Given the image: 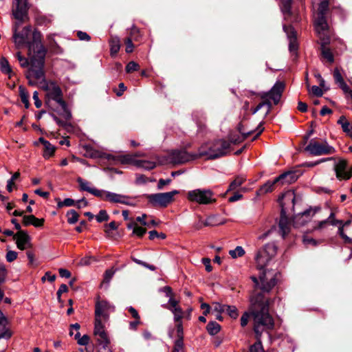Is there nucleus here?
<instances>
[{
	"label": "nucleus",
	"instance_id": "nucleus-6",
	"mask_svg": "<svg viewBox=\"0 0 352 352\" xmlns=\"http://www.w3.org/2000/svg\"><path fill=\"white\" fill-rule=\"evenodd\" d=\"M278 201L281 207L280 218L278 226L280 233L283 238H285L290 231V223L286 217V213L289 206H291L292 208H294V192L291 190L287 191L278 199Z\"/></svg>",
	"mask_w": 352,
	"mask_h": 352
},
{
	"label": "nucleus",
	"instance_id": "nucleus-14",
	"mask_svg": "<svg viewBox=\"0 0 352 352\" xmlns=\"http://www.w3.org/2000/svg\"><path fill=\"white\" fill-rule=\"evenodd\" d=\"M29 8L28 0H13L12 1V15L19 21H23L27 16Z\"/></svg>",
	"mask_w": 352,
	"mask_h": 352
},
{
	"label": "nucleus",
	"instance_id": "nucleus-16",
	"mask_svg": "<svg viewBox=\"0 0 352 352\" xmlns=\"http://www.w3.org/2000/svg\"><path fill=\"white\" fill-rule=\"evenodd\" d=\"M101 196L98 197L111 203H118L126 205H132L130 197L124 195L101 190Z\"/></svg>",
	"mask_w": 352,
	"mask_h": 352
},
{
	"label": "nucleus",
	"instance_id": "nucleus-24",
	"mask_svg": "<svg viewBox=\"0 0 352 352\" xmlns=\"http://www.w3.org/2000/svg\"><path fill=\"white\" fill-rule=\"evenodd\" d=\"M296 180V174L292 171L284 173L275 178V182L280 184H291Z\"/></svg>",
	"mask_w": 352,
	"mask_h": 352
},
{
	"label": "nucleus",
	"instance_id": "nucleus-17",
	"mask_svg": "<svg viewBox=\"0 0 352 352\" xmlns=\"http://www.w3.org/2000/svg\"><path fill=\"white\" fill-rule=\"evenodd\" d=\"M334 170L336 172V177L340 180H347L352 176V167L348 170L346 161L344 160H340L335 165Z\"/></svg>",
	"mask_w": 352,
	"mask_h": 352
},
{
	"label": "nucleus",
	"instance_id": "nucleus-49",
	"mask_svg": "<svg viewBox=\"0 0 352 352\" xmlns=\"http://www.w3.org/2000/svg\"><path fill=\"white\" fill-rule=\"evenodd\" d=\"M96 219L98 222H102L109 219V215L106 210H101L99 213L96 215Z\"/></svg>",
	"mask_w": 352,
	"mask_h": 352
},
{
	"label": "nucleus",
	"instance_id": "nucleus-12",
	"mask_svg": "<svg viewBox=\"0 0 352 352\" xmlns=\"http://www.w3.org/2000/svg\"><path fill=\"white\" fill-rule=\"evenodd\" d=\"M114 311V307L106 300H98L95 305L94 322L105 323L108 321L109 314Z\"/></svg>",
	"mask_w": 352,
	"mask_h": 352
},
{
	"label": "nucleus",
	"instance_id": "nucleus-18",
	"mask_svg": "<svg viewBox=\"0 0 352 352\" xmlns=\"http://www.w3.org/2000/svg\"><path fill=\"white\" fill-rule=\"evenodd\" d=\"M197 153L190 155L185 151H175L171 154V160L174 164H183L190 160L196 159L195 157Z\"/></svg>",
	"mask_w": 352,
	"mask_h": 352
},
{
	"label": "nucleus",
	"instance_id": "nucleus-5",
	"mask_svg": "<svg viewBox=\"0 0 352 352\" xmlns=\"http://www.w3.org/2000/svg\"><path fill=\"white\" fill-rule=\"evenodd\" d=\"M31 31V26H25L22 29L21 32H17L16 29L15 28L13 34V40L17 49H19L23 45H27L28 47V56L30 60H31V57L34 56V55L36 56L38 54V48L36 46L34 47L33 50L30 51V46L32 44L38 42L44 47L41 41V34L39 32L34 31L32 33V41L30 42L28 41Z\"/></svg>",
	"mask_w": 352,
	"mask_h": 352
},
{
	"label": "nucleus",
	"instance_id": "nucleus-63",
	"mask_svg": "<svg viewBox=\"0 0 352 352\" xmlns=\"http://www.w3.org/2000/svg\"><path fill=\"white\" fill-rule=\"evenodd\" d=\"M339 87L343 91V92L344 94H350L351 99H352V91L351 90V89L346 85V83L345 82L344 83H342L340 85H339Z\"/></svg>",
	"mask_w": 352,
	"mask_h": 352
},
{
	"label": "nucleus",
	"instance_id": "nucleus-23",
	"mask_svg": "<svg viewBox=\"0 0 352 352\" xmlns=\"http://www.w3.org/2000/svg\"><path fill=\"white\" fill-rule=\"evenodd\" d=\"M109 160H113L117 161L122 164H134L136 166L137 160L135 159V156L131 154H126L119 156L109 155Z\"/></svg>",
	"mask_w": 352,
	"mask_h": 352
},
{
	"label": "nucleus",
	"instance_id": "nucleus-34",
	"mask_svg": "<svg viewBox=\"0 0 352 352\" xmlns=\"http://www.w3.org/2000/svg\"><path fill=\"white\" fill-rule=\"evenodd\" d=\"M136 166L143 168L146 170H151L156 166V163L150 160H138L136 162Z\"/></svg>",
	"mask_w": 352,
	"mask_h": 352
},
{
	"label": "nucleus",
	"instance_id": "nucleus-43",
	"mask_svg": "<svg viewBox=\"0 0 352 352\" xmlns=\"http://www.w3.org/2000/svg\"><path fill=\"white\" fill-rule=\"evenodd\" d=\"M283 6L282 11L285 15V17L287 18L290 15V4L291 0H281Z\"/></svg>",
	"mask_w": 352,
	"mask_h": 352
},
{
	"label": "nucleus",
	"instance_id": "nucleus-60",
	"mask_svg": "<svg viewBox=\"0 0 352 352\" xmlns=\"http://www.w3.org/2000/svg\"><path fill=\"white\" fill-rule=\"evenodd\" d=\"M170 182H171L170 179H159L158 184H157V189L162 190L165 185H168L169 184H170Z\"/></svg>",
	"mask_w": 352,
	"mask_h": 352
},
{
	"label": "nucleus",
	"instance_id": "nucleus-10",
	"mask_svg": "<svg viewBox=\"0 0 352 352\" xmlns=\"http://www.w3.org/2000/svg\"><path fill=\"white\" fill-rule=\"evenodd\" d=\"M305 150L314 156L330 155L336 152L334 147L330 146L327 141L318 142L311 140Z\"/></svg>",
	"mask_w": 352,
	"mask_h": 352
},
{
	"label": "nucleus",
	"instance_id": "nucleus-45",
	"mask_svg": "<svg viewBox=\"0 0 352 352\" xmlns=\"http://www.w3.org/2000/svg\"><path fill=\"white\" fill-rule=\"evenodd\" d=\"M133 40H138V38H131L128 37L125 39V44H126V53H131L133 50L134 45L133 44Z\"/></svg>",
	"mask_w": 352,
	"mask_h": 352
},
{
	"label": "nucleus",
	"instance_id": "nucleus-35",
	"mask_svg": "<svg viewBox=\"0 0 352 352\" xmlns=\"http://www.w3.org/2000/svg\"><path fill=\"white\" fill-rule=\"evenodd\" d=\"M0 67L3 73L8 74L10 76H11V74L12 73L11 67L8 60L4 57H2L0 59Z\"/></svg>",
	"mask_w": 352,
	"mask_h": 352
},
{
	"label": "nucleus",
	"instance_id": "nucleus-26",
	"mask_svg": "<svg viewBox=\"0 0 352 352\" xmlns=\"http://www.w3.org/2000/svg\"><path fill=\"white\" fill-rule=\"evenodd\" d=\"M238 129H239V131L241 133V136L238 135H231L230 137V142L233 144H238V143L242 142L244 139L247 138L250 135H252L254 133V131H249L248 132H245L241 125L239 126Z\"/></svg>",
	"mask_w": 352,
	"mask_h": 352
},
{
	"label": "nucleus",
	"instance_id": "nucleus-1",
	"mask_svg": "<svg viewBox=\"0 0 352 352\" xmlns=\"http://www.w3.org/2000/svg\"><path fill=\"white\" fill-rule=\"evenodd\" d=\"M38 48L37 54L31 57V67L25 73V76L30 85H40L46 91V104L50 107L52 102L58 104L62 110V116L69 120L72 114L67 109V104L63 99V94L60 87L53 81H46L44 72L46 50L39 43H34L30 46V51L34 47Z\"/></svg>",
	"mask_w": 352,
	"mask_h": 352
},
{
	"label": "nucleus",
	"instance_id": "nucleus-44",
	"mask_svg": "<svg viewBox=\"0 0 352 352\" xmlns=\"http://www.w3.org/2000/svg\"><path fill=\"white\" fill-rule=\"evenodd\" d=\"M230 255L235 258L239 256H242L245 254L243 248L241 246H237L234 250H230Z\"/></svg>",
	"mask_w": 352,
	"mask_h": 352
},
{
	"label": "nucleus",
	"instance_id": "nucleus-2",
	"mask_svg": "<svg viewBox=\"0 0 352 352\" xmlns=\"http://www.w3.org/2000/svg\"><path fill=\"white\" fill-rule=\"evenodd\" d=\"M269 305L270 298L264 294H252L250 298V311L256 338L261 337L263 332L272 330L274 327V320L269 312Z\"/></svg>",
	"mask_w": 352,
	"mask_h": 352
},
{
	"label": "nucleus",
	"instance_id": "nucleus-53",
	"mask_svg": "<svg viewBox=\"0 0 352 352\" xmlns=\"http://www.w3.org/2000/svg\"><path fill=\"white\" fill-rule=\"evenodd\" d=\"M267 105L268 110L271 109L272 104L270 101H267L265 100V101L259 103L252 111V113L255 114L257 111H258L263 106Z\"/></svg>",
	"mask_w": 352,
	"mask_h": 352
},
{
	"label": "nucleus",
	"instance_id": "nucleus-9",
	"mask_svg": "<svg viewBox=\"0 0 352 352\" xmlns=\"http://www.w3.org/2000/svg\"><path fill=\"white\" fill-rule=\"evenodd\" d=\"M277 252L276 245L273 243H267L259 250L256 255L255 260L257 267L259 270L264 269Z\"/></svg>",
	"mask_w": 352,
	"mask_h": 352
},
{
	"label": "nucleus",
	"instance_id": "nucleus-4",
	"mask_svg": "<svg viewBox=\"0 0 352 352\" xmlns=\"http://www.w3.org/2000/svg\"><path fill=\"white\" fill-rule=\"evenodd\" d=\"M258 278L252 276L251 279L255 284V289L252 294H262L266 296L277 283L278 272L272 269H263Z\"/></svg>",
	"mask_w": 352,
	"mask_h": 352
},
{
	"label": "nucleus",
	"instance_id": "nucleus-27",
	"mask_svg": "<svg viewBox=\"0 0 352 352\" xmlns=\"http://www.w3.org/2000/svg\"><path fill=\"white\" fill-rule=\"evenodd\" d=\"M177 340L175 341L174 348L172 352H184V329L181 325L178 327V334H176Z\"/></svg>",
	"mask_w": 352,
	"mask_h": 352
},
{
	"label": "nucleus",
	"instance_id": "nucleus-39",
	"mask_svg": "<svg viewBox=\"0 0 352 352\" xmlns=\"http://www.w3.org/2000/svg\"><path fill=\"white\" fill-rule=\"evenodd\" d=\"M67 222L70 224L76 223L78 220V214L74 210H70L67 212Z\"/></svg>",
	"mask_w": 352,
	"mask_h": 352
},
{
	"label": "nucleus",
	"instance_id": "nucleus-32",
	"mask_svg": "<svg viewBox=\"0 0 352 352\" xmlns=\"http://www.w3.org/2000/svg\"><path fill=\"white\" fill-rule=\"evenodd\" d=\"M109 45L111 54H116L120 48V38L118 36H112L109 41Z\"/></svg>",
	"mask_w": 352,
	"mask_h": 352
},
{
	"label": "nucleus",
	"instance_id": "nucleus-55",
	"mask_svg": "<svg viewBox=\"0 0 352 352\" xmlns=\"http://www.w3.org/2000/svg\"><path fill=\"white\" fill-rule=\"evenodd\" d=\"M146 230L142 227H140L138 225L134 227L133 230V234L137 235L138 236H142L146 233Z\"/></svg>",
	"mask_w": 352,
	"mask_h": 352
},
{
	"label": "nucleus",
	"instance_id": "nucleus-21",
	"mask_svg": "<svg viewBox=\"0 0 352 352\" xmlns=\"http://www.w3.org/2000/svg\"><path fill=\"white\" fill-rule=\"evenodd\" d=\"M16 239V246L19 249L23 250L27 248V243L30 241V236L28 233L23 230H19L14 236Z\"/></svg>",
	"mask_w": 352,
	"mask_h": 352
},
{
	"label": "nucleus",
	"instance_id": "nucleus-56",
	"mask_svg": "<svg viewBox=\"0 0 352 352\" xmlns=\"http://www.w3.org/2000/svg\"><path fill=\"white\" fill-rule=\"evenodd\" d=\"M6 258L8 262H12L16 259L17 252L13 250H9L6 254Z\"/></svg>",
	"mask_w": 352,
	"mask_h": 352
},
{
	"label": "nucleus",
	"instance_id": "nucleus-3",
	"mask_svg": "<svg viewBox=\"0 0 352 352\" xmlns=\"http://www.w3.org/2000/svg\"><path fill=\"white\" fill-rule=\"evenodd\" d=\"M328 11V2L322 1L315 16L314 27L318 36L320 40L321 53L322 56L329 63L333 62V56L327 45L330 43L333 34L327 21L326 15Z\"/></svg>",
	"mask_w": 352,
	"mask_h": 352
},
{
	"label": "nucleus",
	"instance_id": "nucleus-42",
	"mask_svg": "<svg viewBox=\"0 0 352 352\" xmlns=\"http://www.w3.org/2000/svg\"><path fill=\"white\" fill-rule=\"evenodd\" d=\"M19 91H20V97L22 102L25 104L26 107H28L29 105V94L27 92V91L22 87H19Z\"/></svg>",
	"mask_w": 352,
	"mask_h": 352
},
{
	"label": "nucleus",
	"instance_id": "nucleus-59",
	"mask_svg": "<svg viewBox=\"0 0 352 352\" xmlns=\"http://www.w3.org/2000/svg\"><path fill=\"white\" fill-rule=\"evenodd\" d=\"M68 291V287L65 284L60 285L58 290L57 291V298L59 302H60V296L63 293H65Z\"/></svg>",
	"mask_w": 352,
	"mask_h": 352
},
{
	"label": "nucleus",
	"instance_id": "nucleus-20",
	"mask_svg": "<svg viewBox=\"0 0 352 352\" xmlns=\"http://www.w3.org/2000/svg\"><path fill=\"white\" fill-rule=\"evenodd\" d=\"M77 182L79 184L80 190L87 191L98 197L99 196H101V190H98L94 187H91L90 182L83 179L81 177L77 178Z\"/></svg>",
	"mask_w": 352,
	"mask_h": 352
},
{
	"label": "nucleus",
	"instance_id": "nucleus-61",
	"mask_svg": "<svg viewBox=\"0 0 352 352\" xmlns=\"http://www.w3.org/2000/svg\"><path fill=\"white\" fill-rule=\"evenodd\" d=\"M7 275V270L4 266L2 265L0 266V284L3 283Z\"/></svg>",
	"mask_w": 352,
	"mask_h": 352
},
{
	"label": "nucleus",
	"instance_id": "nucleus-54",
	"mask_svg": "<svg viewBox=\"0 0 352 352\" xmlns=\"http://www.w3.org/2000/svg\"><path fill=\"white\" fill-rule=\"evenodd\" d=\"M168 306L166 307L170 311L172 309H174L177 307H179V301L175 299L173 296L169 297L168 302Z\"/></svg>",
	"mask_w": 352,
	"mask_h": 352
},
{
	"label": "nucleus",
	"instance_id": "nucleus-40",
	"mask_svg": "<svg viewBox=\"0 0 352 352\" xmlns=\"http://www.w3.org/2000/svg\"><path fill=\"white\" fill-rule=\"evenodd\" d=\"M74 338L77 340L78 344L82 346L87 345L90 340L89 336L87 335H84L80 337V333L78 331L76 333Z\"/></svg>",
	"mask_w": 352,
	"mask_h": 352
},
{
	"label": "nucleus",
	"instance_id": "nucleus-7",
	"mask_svg": "<svg viewBox=\"0 0 352 352\" xmlns=\"http://www.w3.org/2000/svg\"><path fill=\"white\" fill-rule=\"evenodd\" d=\"M230 143L223 140H218L212 143L201 146L195 157L206 156L208 159H215L225 155L229 151Z\"/></svg>",
	"mask_w": 352,
	"mask_h": 352
},
{
	"label": "nucleus",
	"instance_id": "nucleus-58",
	"mask_svg": "<svg viewBox=\"0 0 352 352\" xmlns=\"http://www.w3.org/2000/svg\"><path fill=\"white\" fill-rule=\"evenodd\" d=\"M334 217H335L334 213L331 212L330 214L329 217H328V219H327V223L329 222L333 226L341 225L342 221H340V220H336L334 219Z\"/></svg>",
	"mask_w": 352,
	"mask_h": 352
},
{
	"label": "nucleus",
	"instance_id": "nucleus-47",
	"mask_svg": "<svg viewBox=\"0 0 352 352\" xmlns=\"http://www.w3.org/2000/svg\"><path fill=\"white\" fill-rule=\"evenodd\" d=\"M251 316V313L250 311V307L248 308V311H245L243 314L241 318V327H245L249 321V318Z\"/></svg>",
	"mask_w": 352,
	"mask_h": 352
},
{
	"label": "nucleus",
	"instance_id": "nucleus-33",
	"mask_svg": "<svg viewBox=\"0 0 352 352\" xmlns=\"http://www.w3.org/2000/svg\"><path fill=\"white\" fill-rule=\"evenodd\" d=\"M245 181V178L242 176L236 177L230 184L228 191H232L238 189Z\"/></svg>",
	"mask_w": 352,
	"mask_h": 352
},
{
	"label": "nucleus",
	"instance_id": "nucleus-25",
	"mask_svg": "<svg viewBox=\"0 0 352 352\" xmlns=\"http://www.w3.org/2000/svg\"><path fill=\"white\" fill-rule=\"evenodd\" d=\"M8 323L7 318L3 316L0 310V339L10 338L12 336L11 332L6 328Z\"/></svg>",
	"mask_w": 352,
	"mask_h": 352
},
{
	"label": "nucleus",
	"instance_id": "nucleus-29",
	"mask_svg": "<svg viewBox=\"0 0 352 352\" xmlns=\"http://www.w3.org/2000/svg\"><path fill=\"white\" fill-rule=\"evenodd\" d=\"M311 210H307L302 213L298 214L294 218V223L297 226H302L311 219Z\"/></svg>",
	"mask_w": 352,
	"mask_h": 352
},
{
	"label": "nucleus",
	"instance_id": "nucleus-64",
	"mask_svg": "<svg viewBox=\"0 0 352 352\" xmlns=\"http://www.w3.org/2000/svg\"><path fill=\"white\" fill-rule=\"evenodd\" d=\"M78 37L81 41H89L91 37L85 32L79 31L77 33Z\"/></svg>",
	"mask_w": 352,
	"mask_h": 352
},
{
	"label": "nucleus",
	"instance_id": "nucleus-52",
	"mask_svg": "<svg viewBox=\"0 0 352 352\" xmlns=\"http://www.w3.org/2000/svg\"><path fill=\"white\" fill-rule=\"evenodd\" d=\"M213 309L214 311L217 312L218 314H221L226 311V309L227 307V305H223L219 302H214L213 303Z\"/></svg>",
	"mask_w": 352,
	"mask_h": 352
},
{
	"label": "nucleus",
	"instance_id": "nucleus-37",
	"mask_svg": "<svg viewBox=\"0 0 352 352\" xmlns=\"http://www.w3.org/2000/svg\"><path fill=\"white\" fill-rule=\"evenodd\" d=\"M221 329V326L214 321L210 322L207 325V330L210 335L217 334Z\"/></svg>",
	"mask_w": 352,
	"mask_h": 352
},
{
	"label": "nucleus",
	"instance_id": "nucleus-31",
	"mask_svg": "<svg viewBox=\"0 0 352 352\" xmlns=\"http://www.w3.org/2000/svg\"><path fill=\"white\" fill-rule=\"evenodd\" d=\"M276 184L278 183L275 182V179L273 181H267L262 186L260 187L257 191V195L261 196L273 191L274 189V186Z\"/></svg>",
	"mask_w": 352,
	"mask_h": 352
},
{
	"label": "nucleus",
	"instance_id": "nucleus-51",
	"mask_svg": "<svg viewBox=\"0 0 352 352\" xmlns=\"http://www.w3.org/2000/svg\"><path fill=\"white\" fill-rule=\"evenodd\" d=\"M139 67L140 66L137 63L134 61H131L126 66V72L127 73H131L134 71H137L139 69Z\"/></svg>",
	"mask_w": 352,
	"mask_h": 352
},
{
	"label": "nucleus",
	"instance_id": "nucleus-36",
	"mask_svg": "<svg viewBox=\"0 0 352 352\" xmlns=\"http://www.w3.org/2000/svg\"><path fill=\"white\" fill-rule=\"evenodd\" d=\"M54 152L55 147L50 142H45L43 157L49 158L54 155Z\"/></svg>",
	"mask_w": 352,
	"mask_h": 352
},
{
	"label": "nucleus",
	"instance_id": "nucleus-50",
	"mask_svg": "<svg viewBox=\"0 0 352 352\" xmlns=\"http://www.w3.org/2000/svg\"><path fill=\"white\" fill-rule=\"evenodd\" d=\"M75 204V201L74 199L71 198H66L63 201H58L57 204V206L58 208H62L63 206H72Z\"/></svg>",
	"mask_w": 352,
	"mask_h": 352
},
{
	"label": "nucleus",
	"instance_id": "nucleus-46",
	"mask_svg": "<svg viewBox=\"0 0 352 352\" xmlns=\"http://www.w3.org/2000/svg\"><path fill=\"white\" fill-rule=\"evenodd\" d=\"M116 272V270L113 268H111L109 270H107L104 274V280L103 282L106 283H109L111 278H113L114 274Z\"/></svg>",
	"mask_w": 352,
	"mask_h": 352
},
{
	"label": "nucleus",
	"instance_id": "nucleus-22",
	"mask_svg": "<svg viewBox=\"0 0 352 352\" xmlns=\"http://www.w3.org/2000/svg\"><path fill=\"white\" fill-rule=\"evenodd\" d=\"M45 219L41 218H36L35 216L30 215H24L23 217V224L25 226H33L35 228H41L43 226Z\"/></svg>",
	"mask_w": 352,
	"mask_h": 352
},
{
	"label": "nucleus",
	"instance_id": "nucleus-19",
	"mask_svg": "<svg viewBox=\"0 0 352 352\" xmlns=\"http://www.w3.org/2000/svg\"><path fill=\"white\" fill-rule=\"evenodd\" d=\"M283 30L287 34L289 41V48L291 52L296 51L298 48V43L296 40V34L292 26H283Z\"/></svg>",
	"mask_w": 352,
	"mask_h": 352
},
{
	"label": "nucleus",
	"instance_id": "nucleus-57",
	"mask_svg": "<svg viewBox=\"0 0 352 352\" xmlns=\"http://www.w3.org/2000/svg\"><path fill=\"white\" fill-rule=\"evenodd\" d=\"M311 92L313 95L320 97L323 95V91L322 89L316 85H314L311 88Z\"/></svg>",
	"mask_w": 352,
	"mask_h": 352
},
{
	"label": "nucleus",
	"instance_id": "nucleus-48",
	"mask_svg": "<svg viewBox=\"0 0 352 352\" xmlns=\"http://www.w3.org/2000/svg\"><path fill=\"white\" fill-rule=\"evenodd\" d=\"M333 78L336 83L340 85L342 83L344 82V80L338 68H336L333 72Z\"/></svg>",
	"mask_w": 352,
	"mask_h": 352
},
{
	"label": "nucleus",
	"instance_id": "nucleus-8",
	"mask_svg": "<svg viewBox=\"0 0 352 352\" xmlns=\"http://www.w3.org/2000/svg\"><path fill=\"white\" fill-rule=\"evenodd\" d=\"M188 201L201 205H208L216 202L214 194L210 189L197 188L187 192Z\"/></svg>",
	"mask_w": 352,
	"mask_h": 352
},
{
	"label": "nucleus",
	"instance_id": "nucleus-15",
	"mask_svg": "<svg viewBox=\"0 0 352 352\" xmlns=\"http://www.w3.org/2000/svg\"><path fill=\"white\" fill-rule=\"evenodd\" d=\"M94 335L99 345L104 349L108 347L110 339L104 329V323L94 322Z\"/></svg>",
	"mask_w": 352,
	"mask_h": 352
},
{
	"label": "nucleus",
	"instance_id": "nucleus-38",
	"mask_svg": "<svg viewBox=\"0 0 352 352\" xmlns=\"http://www.w3.org/2000/svg\"><path fill=\"white\" fill-rule=\"evenodd\" d=\"M261 338V337H258V338H256L257 341L250 346L249 352H265L263 348Z\"/></svg>",
	"mask_w": 352,
	"mask_h": 352
},
{
	"label": "nucleus",
	"instance_id": "nucleus-41",
	"mask_svg": "<svg viewBox=\"0 0 352 352\" xmlns=\"http://www.w3.org/2000/svg\"><path fill=\"white\" fill-rule=\"evenodd\" d=\"M226 312L228 314V315L233 318V319H236L239 316V312H238V310L236 309V307L235 306H232V305H227V307H226Z\"/></svg>",
	"mask_w": 352,
	"mask_h": 352
},
{
	"label": "nucleus",
	"instance_id": "nucleus-28",
	"mask_svg": "<svg viewBox=\"0 0 352 352\" xmlns=\"http://www.w3.org/2000/svg\"><path fill=\"white\" fill-rule=\"evenodd\" d=\"M170 311L174 315V321L175 322V328H176V334H178V327L181 325L182 329H183V325L182 322V319L184 317V312L182 309L179 306L174 309H172Z\"/></svg>",
	"mask_w": 352,
	"mask_h": 352
},
{
	"label": "nucleus",
	"instance_id": "nucleus-11",
	"mask_svg": "<svg viewBox=\"0 0 352 352\" xmlns=\"http://www.w3.org/2000/svg\"><path fill=\"white\" fill-rule=\"evenodd\" d=\"M177 194L179 191L174 190L167 192L147 195L146 198L153 206L166 207L173 201L174 196Z\"/></svg>",
	"mask_w": 352,
	"mask_h": 352
},
{
	"label": "nucleus",
	"instance_id": "nucleus-30",
	"mask_svg": "<svg viewBox=\"0 0 352 352\" xmlns=\"http://www.w3.org/2000/svg\"><path fill=\"white\" fill-rule=\"evenodd\" d=\"M338 124L341 126L344 133L352 138V124L347 120L345 116H342L338 120Z\"/></svg>",
	"mask_w": 352,
	"mask_h": 352
},
{
	"label": "nucleus",
	"instance_id": "nucleus-13",
	"mask_svg": "<svg viewBox=\"0 0 352 352\" xmlns=\"http://www.w3.org/2000/svg\"><path fill=\"white\" fill-rule=\"evenodd\" d=\"M284 89V82L277 81L269 91L263 92L261 94V98L267 101L271 102L272 100L274 104H277L280 100Z\"/></svg>",
	"mask_w": 352,
	"mask_h": 352
},
{
	"label": "nucleus",
	"instance_id": "nucleus-62",
	"mask_svg": "<svg viewBox=\"0 0 352 352\" xmlns=\"http://www.w3.org/2000/svg\"><path fill=\"white\" fill-rule=\"evenodd\" d=\"M56 277L55 274H52L50 272H45V276L42 277L41 280L44 282L46 278H47L50 282H53L55 280Z\"/></svg>",
	"mask_w": 352,
	"mask_h": 352
}]
</instances>
